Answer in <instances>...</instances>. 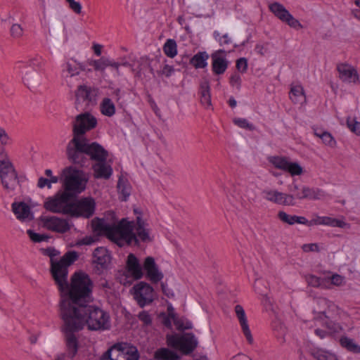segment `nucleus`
Instances as JSON below:
<instances>
[{
    "mask_svg": "<svg viewBox=\"0 0 360 360\" xmlns=\"http://www.w3.org/2000/svg\"><path fill=\"white\" fill-rule=\"evenodd\" d=\"M136 214L135 221L122 219L117 224H110L104 219L92 221L94 230L100 235L105 236L120 247L124 245H138L139 242L150 243L153 238L150 235V229L146 220L138 209L134 210Z\"/></svg>",
    "mask_w": 360,
    "mask_h": 360,
    "instance_id": "1",
    "label": "nucleus"
},
{
    "mask_svg": "<svg viewBox=\"0 0 360 360\" xmlns=\"http://www.w3.org/2000/svg\"><path fill=\"white\" fill-rule=\"evenodd\" d=\"M94 283L90 277L84 272H77L71 277L70 285L60 291V316L73 313L79 307L85 306L93 301Z\"/></svg>",
    "mask_w": 360,
    "mask_h": 360,
    "instance_id": "2",
    "label": "nucleus"
},
{
    "mask_svg": "<svg viewBox=\"0 0 360 360\" xmlns=\"http://www.w3.org/2000/svg\"><path fill=\"white\" fill-rule=\"evenodd\" d=\"M61 318L66 330L70 332H77L85 326L93 331L105 330L110 327L109 314L101 307L89 304Z\"/></svg>",
    "mask_w": 360,
    "mask_h": 360,
    "instance_id": "3",
    "label": "nucleus"
},
{
    "mask_svg": "<svg viewBox=\"0 0 360 360\" xmlns=\"http://www.w3.org/2000/svg\"><path fill=\"white\" fill-rule=\"evenodd\" d=\"M317 304L319 309L314 311V321L315 323L323 326L328 330L316 328L315 334L323 339L326 337L328 333H337L342 329L338 321L345 313L336 304L326 298H319L317 300Z\"/></svg>",
    "mask_w": 360,
    "mask_h": 360,
    "instance_id": "4",
    "label": "nucleus"
},
{
    "mask_svg": "<svg viewBox=\"0 0 360 360\" xmlns=\"http://www.w3.org/2000/svg\"><path fill=\"white\" fill-rule=\"evenodd\" d=\"M46 253L50 257L51 275L58 288L63 290L67 287L68 267L77 260L78 255L75 251H70L66 252L60 259H57L55 257L59 252L56 250L49 248Z\"/></svg>",
    "mask_w": 360,
    "mask_h": 360,
    "instance_id": "5",
    "label": "nucleus"
},
{
    "mask_svg": "<svg viewBox=\"0 0 360 360\" xmlns=\"http://www.w3.org/2000/svg\"><path fill=\"white\" fill-rule=\"evenodd\" d=\"M62 175L63 176L64 191L70 193L71 197L85 190L89 178L82 170L70 166L63 169Z\"/></svg>",
    "mask_w": 360,
    "mask_h": 360,
    "instance_id": "6",
    "label": "nucleus"
},
{
    "mask_svg": "<svg viewBox=\"0 0 360 360\" xmlns=\"http://www.w3.org/2000/svg\"><path fill=\"white\" fill-rule=\"evenodd\" d=\"M72 197L66 191H59L56 195L47 198L44 202V207L53 213L69 214L72 208Z\"/></svg>",
    "mask_w": 360,
    "mask_h": 360,
    "instance_id": "7",
    "label": "nucleus"
},
{
    "mask_svg": "<svg viewBox=\"0 0 360 360\" xmlns=\"http://www.w3.org/2000/svg\"><path fill=\"white\" fill-rule=\"evenodd\" d=\"M143 269L136 255L133 253L129 254L126 260L125 271L118 277L120 283L124 285H130L134 281L142 278Z\"/></svg>",
    "mask_w": 360,
    "mask_h": 360,
    "instance_id": "8",
    "label": "nucleus"
},
{
    "mask_svg": "<svg viewBox=\"0 0 360 360\" xmlns=\"http://www.w3.org/2000/svg\"><path fill=\"white\" fill-rule=\"evenodd\" d=\"M100 360H139L136 347L126 343H117L108 349Z\"/></svg>",
    "mask_w": 360,
    "mask_h": 360,
    "instance_id": "9",
    "label": "nucleus"
},
{
    "mask_svg": "<svg viewBox=\"0 0 360 360\" xmlns=\"http://www.w3.org/2000/svg\"><path fill=\"white\" fill-rule=\"evenodd\" d=\"M290 194L292 198V206L295 204V199L310 200H321L325 197V193L318 188H310L305 185H301L293 181L290 186Z\"/></svg>",
    "mask_w": 360,
    "mask_h": 360,
    "instance_id": "10",
    "label": "nucleus"
},
{
    "mask_svg": "<svg viewBox=\"0 0 360 360\" xmlns=\"http://www.w3.org/2000/svg\"><path fill=\"white\" fill-rule=\"evenodd\" d=\"M167 343L169 346L179 349L184 354L191 353L198 345V340L193 333H185L181 336L172 335L167 336Z\"/></svg>",
    "mask_w": 360,
    "mask_h": 360,
    "instance_id": "11",
    "label": "nucleus"
},
{
    "mask_svg": "<svg viewBox=\"0 0 360 360\" xmlns=\"http://www.w3.org/2000/svg\"><path fill=\"white\" fill-rule=\"evenodd\" d=\"M68 159L73 164L84 165L85 158V139L72 137L66 146Z\"/></svg>",
    "mask_w": 360,
    "mask_h": 360,
    "instance_id": "12",
    "label": "nucleus"
},
{
    "mask_svg": "<svg viewBox=\"0 0 360 360\" xmlns=\"http://www.w3.org/2000/svg\"><path fill=\"white\" fill-rule=\"evenodd\" d=\"M96 125L97 120L90 112L79 114L72 123L73 137L86 139L84 137L86 132L94 129Z\"/></svg>",
    "mask_w": 360,
    "mask_h": 360,
    "instance_id": "13",
    "label": "nucleus"
},
{
    "mask_svg": "<svg viewBox=\"0 0 360 360\" xmlns=\"http://www.w3.org/2000/svg\"><path fill=\"white\" fill-rule=\"evenodd\" d=\"M268 160L275 168L288 172L292 176L302 175L304 172L302 167L297 162H292L288 157L270 156Z\"/></svg>",
    "mask_w": 360,
    "mask_h": 360,
    "instance_id": "14",
    "label": "nucleus"
},
{
    "mask_svg": "<svg viewBox=\"0 0 360 360\" xmlns=\"http://www.w3.org/2000/svg\"><path fill=\"white\" fill-rule=\"evenodd\" d=\"M134 300L141 307L151 303L153 301L154 290L150 284L141 281L136 283L131 289Z\"/></svg>",
    "mask_w": 360,
    "mask_h": 360,
    "instance_id": "15",
    "label": "nucleus"
},
{
    "mask_svg": "<svg viewBox=\"0 0 360 360\" xmlns=\"http://www.w3.org/2000/svg\"><path fill=\"white\" fill-rule=\"evenodd\" d=\"M95 207L96 202L92 198H83L75 202H72L70 215L72 217L89 218L94 214Z\"/></svg>",
    "mask_w": 360,
    "mask_h": 360,
    "instance_id": "16",
    "label": "nucleus"
},
{
    "mask_svg": "<svg viewBox=\"0 0 360 360\" xmlns=\"http://www.w3.org/2000/svg\"><path fill=\"white\" fill-rule=\"evenodd\" d=\"M82 63L78 62L74 58H69L62 65V76L70 87L73 86L72 79L79 75L81 71H84Z\"/></svg>",
    "mask_w": 360,
    "mask_h": 360,
    "instance_id": "17",
    "label": "nucleus"
},
{
    "mask_svg": "<svg viewBox=\"0 0 360 360\" xmlns=\"http://www.w3.org/2000/svg\"><path fill=\"white\" fill-rule=\"evenodd\" d=\"M261 195L267 202L283 206H292V198L288 193L274 188H265L262 191Z\"/></svg>",
    "mask_w": 360,
    "mask_h": 360,
    "instance_id": "18",
    "label": "nucleus"
},
{
    "mask_svg": "<svg viewBox=\"0 0 360 360\" xmlns=\"http://www.w3.org/2000/svg\"><path fill=\"white\" fill-rule=\"evenodd\" d=\"M42 226L48 230L63 233L70 230L68 221L58 217L42 216L40 218Z\"/></svg>",
    "mask_w": 360,
    "mask_h": 360,
    "instance_id": "19",
    "label": "nucleus"
},
{
    "mask_svg": "<svg viewBox=\"0 0 360 360\" xmlns=\"http://www.w3.org/2000/svg\"><path fill=\"white\" fill-rule=\"evenodd\" d=\"M270 11L281 20L286 22L290 27L295 29L302 27L300 22L295 19L281 4L275 2L269 5Z\"/></svg>",
    "mask_w": 360,
    "mask_h": 360,
    "instance_id": "20",
    "label": "nucleus"
},
{
    "mask_svg": "<svg viewBox=\"0 0 360 360\" xmlns=\"http://www.w3.org/2000/svg\"><path fill=\"white\" fill-rule=\"evenodd\" d=\"M146 278L153 283H158L162 280L163 273L160 270L153 257H146L143 264Z\"/></svg>",
    "mask_w": 360,
    "mask_h": 360,
    "instance_id": "21",
    "label": "nucleus"
},
{
    "mask_svg": "<svg viewBox=\"0 0 360 360\" xmlns=\"http://www.w3.org/2000/svg\"><path fill=\"white\" fill-rule=\"evenodd\" d=\"M85 149L86 155H89L91 160L97 162H105L108 157V152L98 143H89V141L85 139Z\"/></svg>",
    "mask_w": 360,
    "mask_h": 360,
    "instance_id": "22",
    "label": "nucleus"
},
{
    "mask_svg": "<svg viewBox=\"0 0 360 360\" xmlns=\"http://www.w3.org/2000/svg\"><path fill=\"white\" fill-rule=\"evenodd\" d=\"M234 311L239 322L242 332L245 335L248 342L250 345H252L254 342V339L250 329L248 318L243 307L240 304H237L234 308Z\"/></svg>",
    "mask_w": 360,
    "mask_h": 360,
    "instance_id": "23",
    "label": "nucleus"
},
{
    "mask_svg": "<svg viewBox=\"0 0 360 360\" xmlns=\"http://www.w3.org/2000/svg\"><path fill=\"white\" fill-rule=\"evenodd\" d=\"M340 79L347 83H356L359 80L356 70L348 63H341L337 67Z\"/></svg>",
    "mask_w": 360,
    "mask_h": 360,
    "instance_id": "24",
    "label": "nucleus"
},
{
    "mask_svg": "<svg viewBox=\"0 0 360 360\" xmlns=\"http://www.w3.org/2000/svg\"><path fill=\"white\" fill-rule=\"evenodd\" d=\"M307 225H326L333 227H340L344 229L349 228V224L346 223L343 220L325 216H315L311 221H308V224Z\"/></svg>",
    "mask_w": 360,
    "mask_h": 360,
    "instance_id": "25",
    "label": "nucleus"
},
{
    "mask_svg": "<svg viewBox=\"0 0 360 360\" xmlns=\"http://www.w3.org/2000/svg\"><path fill=\"white\" fill-rule=\"evenodd\" d=\"M12 210L16 218L21 221H30L34 218L30 206L23 202H13L12 204Z\"/></svg>",
    "mask_w": 360,
    "mask_h": 360,
    "instance_id": "26",
    "label": "nucleus"
},
{
    "mask_svg": "<svg viewBox=\"0 0 360 360\" xmlns=\"http://www.w3.org/2000/svg\"><path fill=\"white\" fill-rule=\"evenodd\" d=\"M77 99H83L86 101L88 105H94L96 103L98 95V89L89 87L86 85H79L75 93Z\"/></svg>",
    "mask_w": 360,
    "mask_h": 360,
    "instance_id": "27",
    "label": "nucleus"
},
{
    "mask_svg": "<svg viewBox=\"0 0 360 360\" xmlns=\"http://www.w3.org/2000/svg\"><path fill=\"white\" fill-rule=\"evenodd\" d=\"M224 51L219 50L212 54V70L216 75L223 74L228 67L227 60L221 53H224Z\"/></svg>",
    "mask_w": 360,
    "mask_h": 360,
    "instance_id": "28",
    "label": "nucleus"
},
{
    "mask_svg": "<svg viewBox=\"0 0 360 360\" xmlns=\"http://www.w3.org/2000/svg\"><path fill=\"white\" fill-rule=\"evenodd\" d=\"M17 172L11 162L8 153L2 150L0 151V177Z\"/></svg>",
    "mask_w": 360,
    "mask_h": 360,
    "instance_id": "29",
    "label": "nucleus"
},
{
    "mask_svg": "<svg viewBox=\"0 0 360 360\" xmlns=\"http://www.w3.org/2000/svg\"><path fill=\"white\" fill-rule=\"evenodd\" d=\"M94 176L97 179H108L112 173V169L110 165L105 162H98L93 166Z\"/></svg>",
    "mask_w": 360,
    "mask_h": 360,
    "instance_id": "30",
    "label": "nucleus"
},
{
    "mask_svg": "<svg viewBox=\"0 0 360 360\" xmlns=\"http://www.w3.org/2000/svg\"><path fill=\"white\" fill-rule=\"evenodd\" d=\"M200 102L205 107L211 106V94L209 81L204 78L200 84Z\"/></svg>",
    "mask_w": 360,
    "mask_h": 360,
    "instance_id": "31",
    "label": "nucleus"
},
{
    "mask_svg": "<svg viewBox=\"0 0 360 360\" xmlns=\"http://www.w3.org/2000/svg\"><path fill=\"white\" fill-rule=\"evenodd\" d=\"M64 330L66 333V346L68 356L70 358H73L77 352L78 350V341L75 335L73 334L74 332L68 331L65 328V325L64 324Z\"/></svg>",
    "mask_w": 360,
    "mask_h": 360,
    "instance_id": "32",
    "label": "nucleus"
},
{
    "mask_svg": "<svg viewBox=\"0 0 360 360\" xmlns=\"http://www.w3.org/2000/svg\"><path fill=\"white\" fill-rule=\"evenodd\" d=\"M290 98L294 103H306L307 98L302 85L295 84L291 86Z\"/></svg>",
    "mask_w": 360,
    "mask_h": 360,
    "instance_id": "33",
    "label": "nucleus"
},
{
    "mask_svg": "<svg viewBox=\"0 0 360 360\" xmlns=\"http://www.w3.org/2000/svg\"><path fill=\"white\" fill-rule=\"evenodd\" d=\"M278 217L281 221L289 225H293L296 223L305 225L308 224V220L305 217L296 215H290L284 211L278 212Z\"/></svg>",
    "mask_w": 360,
    "mask_h": 360,
    "instance_id": "34",
    "label": "nucleus"
},
{
    "mask_svg": "<svg viewBox=\"0 0 360 360\" xmlns=\"http://www.w3.org/2000/svg\"><path fill=\"white\" fill-rule=\"evenodd\" d=\"M0 179L4 189L8 193L13 191L19 185L17 172L1 176Z\"/></svg>",
    "mask_w": 360,
    "mask_h": 360,
    "instance_id": "35",
    "label": "nucleus"
},
{
    "mask_svg": "<svg viewBox=\"0 0 360 360\" xmlns=\"http://www.w3.org/2000/svg\"><path fill=\"white\" fill-rule=\"evenodd\" d=\"M154 357L157 360H179L178 354L168 348H160L155 351Z\"/></svg>",
    "mask_w": 360,
    "mask_h": 360,
    "instance_id": "36",
    "label": "nucleus"
},
{
    "mask_svg": "<svg viewBox=\"0 0 360 360\" xmlns=\"http://www.w3.org/2000/svg\"><path fill=\"white\" fill-rule=\"evenodd\" d=\"M94 262L103 266L110 261V256L104 248H97L94 252Z\"/></svg>",
    "mask_w": 360,
    "mask_h": 360,
    "instance_id": "37",
    "label": "nucleus"
},
{
    "mask_svg": "<svg viewBox=\"0 0 360 360\" xmlns=\"http://www.w3.org/2000/svg\"><path fill=\"white\" fill-rule=\"evenodd\" d=\"M88 63L93 67L94 71L103 75L108 67V58L102 56L99 59L89 60Z\"/></svg>",
    "mask_w": 360,
    "mask_h": 360,
    "instance_id": "38",
    "label": "nucleus"
},
{
    "mask_svg": "<svg viewBox=\"0 0 360 360\" xmlns=\"http://www.w3.org/2000/svg\"><path fill=\"white\" fill-rule=\"evenodd\" d=\"M100 110L103 115L112 117L115 114V105L112 101L109 98H104L101 104Z\"/></svg>",
    "mask_w": 360,
    "mask_h": 360,
    "instance_id": "39",
    "label": "nucleus"
},
{
    "mask_svg": "<svg viewBox=\"0 0 360 360\" xmlns=\"http://www.w3.org/2000/svg\"><path fill=\"white\" fill-rule=\"evenodd\" d=\"M209 58V55L205 52H198L194 55L190 60L191 65L195 68H204L207 66V60Z\"/></svg>",
    "mask_w": 360,
    "mask_h": 360,
    "instance_id": "40",
    "label": "nucleus"
},
{
    "mask_svg": "<svg viewBox=\"0 0 360 360\" xmlns=\"http://www.w3.org/2000/svg\"><path fill=\"white\" fill-rule=\"evenodd\" d=\"M308 284L314 288H321L330 289L328 281L325 278H319L314 275H310L307 278Z\"/></svg>",
    "mask_w": 360,
    "mask_h": 360,
    "instance_id": "41",
    "label": "nucleus"
},
{
    "mask_svg": "<svg viewBox=\"0 0 360 360\" xmlns=\"http://www.w3.org/2000/svg\"><path fill=\"white\" fill-rule=\"evenodd\" d=\"M163 51L167 57L171 58H174L177 55V44L176 41L172 39H167L163 46Z\"/></svg>",
    "mask_w": 360,
    "mask_h": 360,
    "instance_id": "42",
    "label": "nucleus"
},
{
    "mask_svg": "<svg viewBox=\"0 0 360 360\" xmlns=\"http://www.w3.org/2000/svg\"><path fill=\"white\" fill-rule=\"evenodd\" d=\"M118 191L123 195V200H127L131 193V186L128 181L122 178H120L117 183Z\"/></svg>",
    "mask_w": 360,
    "mask_h": 360,
    "instance_id": "43",
    "label": "nucleus"
},
{
    "mask_svg": "<svg viewBox=\"0 0 360 360\" xmlns=\"http://www.w3.org/2000/svg\"><path fill=\"white\" fill-rule=\"evenodd\" d=\"M312 355L316 360H338L334 354L322 349L314 351Z\"/></svg>",
    "mask_w": 360,
    "mask_h": 360,
    "instance_id": "44",
    "label": "nucleus"
},
{
    "mask_svg": "<svg viewBox=\"0 0 360 360\" xmlns=\"http://www.w3.org/2000/svg\"><path fill=\"white\" fill-rule=\"evenodd\" d=\"M342 347L347 348L349 351L354 353H360V345L356 344L354 341L348 338H342L340 340Z\"/></svg>",
    "mask_w": 360,
    "mask_h": 360,
    "instance_id": "45",
    "label": "nucleus"
},
{
    "mask_svg": "<svg viewBox=\"0 0 360 360\" xmlns=\"http://www.w3.org/2000/svg\"><path fill=\"white\" fill-rule=\"evenodd\" d=\"M315 135L321 139L326 145H328L330 147L335 146V141L330 133L327 131L318 132L316 131Z\"/></svg>",
    "mask_w": 360,
    "mask_h": 360,
    "instance_id": "46",
    "label": "nucleus"
},
{
    "mask_svg": "<svg viewBox=\"0 0 360 360\" xmlns=\"http://www.w3.org/2000/svg\"><path fill=\"white\" fill-rule=\"evenodd\" d=\"M325 278L328 281L330 288H331V285L341 286L345 283V278L338 274H334L330 276L325 277Z\"/></svg>",
    "mask_w": 360,
    "mask_h": 360,
    "instance_id": "47",
    "label": "nucleus"
},
{
    "mask_svg": "<svg viewBox=\"0 0 360 360\" xmlns=\"http://www.w3.org/2000/svg\"><path fill=\"white\" fill-rule=\"evenodd\" d=\"M347 124L349 129L356 135L360 136V122H357L355 119L348 117L347 120Z\"/></svg>",
    "mask_w": 360,
    "mask_h": 360,
    "instance_id": "48",
    "label": "nucleus"
},
{
    "mask_svg": "<svg viewBox=\"0 0 360 360\" xmlns=\"http://www.w3.org/2000/svg\"><path fill=\"white\" fill-rule=\"evenodd\" d=\"M27 233L30 239L34 243H40L41 241L46 240L49 238L46 235L37 233L30 229L27 231Z\"/></svg>",
    "mask_w": 360,
    "mask_h": 360,
    "instance_id": "49",
    "label": "nucleus"
},
{
    "mask_svg": "<svg viewBox=\"0 0 360 360\" xmlns=\"http://www.w3.org/2000/svg\"><path fill=\"white\" fill-rule=\"evenodd\" d=\"M68 4L69 8L75 14L80 15L82 13V4L75 0H65Z\"/></svg>",
    "mask_w": 360,
    "mask_h": 360,
    "instance_id": "50",
    "label": "nucleus"
},
{
    "mask_svg": "<svg viewBox=\"0 0 360 360\" xmlns=\"http://www.w3.org/2000/svg\"><path fill=\"white\" fill-rule=\"evenodd\" d=\"M23 29L19 24H13L11 27V34L15 39H20L23 35Z\"/></svg>",
    "mask_w": 360,
    "mask_h": 360,
    "instance_id": "51",
    "label": "nucleus"
},
{
    "mask_svg": "<svg viewBox=\"0 0 360 360\" xmlns=\"http://www.w3.org/2000/svg\"><path fill=\"white\" fill-rule=\"evenodd\" d=\"M236 68L241 73H245L248 69V60L245 58H240L236 61Z\"/></svg>",
    "mask_w": 360,
    "mask_h": 360,
    "instance_id": "52",
    "label": "nucleus"
},
{
    "mask_svg": "<svg viewBox=\"0 0 360 360\" xmlns=\"http://www.w3.org/2000/svg\"><path fill=\"white\" fill-rule=\"evenodd\" d=\"M234 123L241 128L248 129L250 130H253L255 127L252 124H250L246 119L238 118L234 120Z\"/></svg>",
    "mask_w": 360,
    "mask_h": 360,
    "instance_id": "53",
    "label": "nucleus"
},
{
    "mask_svg": "<svg viewBox=\"0 0 360 360\" xmlns=\"http://www.w3.org/2000/svg\"><path fill=\"white\" fill-rule=\"evenodd\" d=\"M214 37L221 45L229 44L231 42L230 38L227 34L221 36V34L219 32H214Z\"/></svg>",
    "mask_w": 360,
    "mask_h": 360,
    "instance_id": "54",
    "label": "nucleus"
},
{
    "mask_svg": "<svg viewBox=\"0 0 360 360\" xmlns=\"http://www.w3.org/2000/svg\"><path fill=\"white\" fill-rule=\"evenodd\" d=\"M174 72V69L172 66L167 64L165 65L162 69L158 72L159 76H165L167 77H170Z\"/></svg>",
    "mask_w": 360,
    "mask_h": 360,
    "instance_id": "55",
    "label": "nucleus"
},
{
    "mask_svg": "<svg viewBox=\"0 0 360 360\" xmlns=\"http://www.w3.org/2000/svg\"><path fill=\"white\" fill-rule=\"evenodd\" d=\"M10 143V137L8 135L7 132L6 131V130L2 128V127H0V143L1 145H8V143Z\"/></svg>",
    "mask_w": 360,
    "mask_h": 360,
    "instance_id": "56",
    "label": "nucleus"
},
{
    "mask_svg": "<svg viewBox=\"0 0 360 360\" xmlns=\"http://www.w3.org/2000/svg\"><path fill=\"white\" fill-rule=\"evenodd\" d=\"M302 249L304 252H319V245L316 243H309L302 245Z\"/></svg>",
    "mask_w": 360,
    "mask_h": 360,
    "instance_id": "57",
    "label": "nucleus"
},
{
    "mask_svg": "<svg viewBox=\"0 0 360 360\" xmlns=\"http://www.w3.org/2000/svg\"><path fill=\"white\" fill-rule=\"evenodd\" d=\"M138 317L140 321L146 325H148L151 323V317L147 311H143L140 312L138 315Z\"/></svg>",
    "mask_w": 360,
    "mask_h": 360,
    "instance_id": "58",
    "label": "nucleus"
},
{
    "mask_svg": "<svg viewBox=\"0 0 360 360\" xmlns=\"http://www.w3.org/2000/svg\"><path fill=\"white\" fill-rule=\"evenodd\" d=\"M230 83L232 86H236L238 89L240 87L241 77L238 73H234L230 78Z\"/></svg>",
    "mask_w": 360,
    "mask_h": 360,
    "instance_id": "59",
    "label": "nucleus"
},
{
    "mask_svg": "<svg viewBox=\"0 0 360 360\" xmlns=\"http://www.w3.org/2000/svg\"><path fill=\"white\" fill-rule=\"evenodd\" d=\"M172 321H174V322L176 325V323L179 321L176 320V317H175L174 314H171L170 316H165L163 319L162 323L166 327L171 328L172 327Z\"/></svg>",
    "mask_w": 360,
    "mask_h": 360,
    "instance_id": "60",
    "label": "nucleus"
},
{
    "mask_svg": "<svg viewBox=\"0 0 360 360\" xmlns=\"http://www.w3.org/2000/svg\"><path fill=\"white\" fill-rule=\"evenodd\" d=\"M29 63L30 65H34L37 67H41L44 64L43 60L40 57L32 58L30 59Z\"/></svg>",
    "mask_w": 360,
    "mask_h": 360,
    "instance_id": "61",
    "label": "nucleus"
},
{
    "mask_svg": "<svg viewBox=\"0 0 360 360\" xmlns=\"http://www.w3.org/2000/svg\"><path fill=\"white\" fill-rule=\"evenodd\" d=\"M37 186L40 188H43L45 186H47L49 188H51V185H49V179L40 177L38 180Z\"/></svg>",
    "mask_w": 360,
    "mask_h": 360,
    "instance_id": "62",
    "label": "nucleus"
},
{
    "mask_svg": "<svg viewBox=\"0 0 360 360\" xmlns=\"http://www.w3.org/2000/svg\"><path fill=\"white\" fill-rule=\"evenodd\" d=\"M95 242V239L91 236H86L82 238L79 243V245H89Z\"/></svg>",
    "mask_w": 360,
    "mask_h": 360,
    "instance_id": "63",
    "label": "nucleus"
},
{
    "mask_svg": "<svg viewBox=\"0 0 360 360\" xmlns=\"http://www.w3.org/2000/svg\"><path fill=\"white\" fill-rule=\"evenodd\" d=\"M103 47V46L101 44L96 43L93 44L92 49L95 55H96L97 56H100L102 53Z\"/></svg>",
    "mask_w": 360,
    "mask_h": 360,
    "instance_id": "64",
    "label": "nucleus"
}]
</instances>
